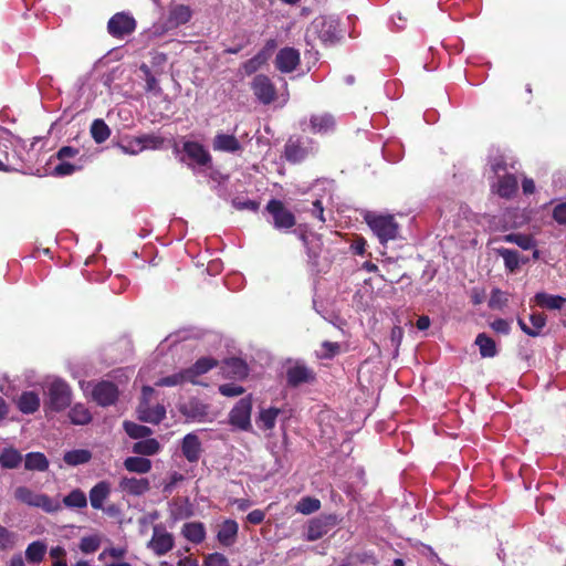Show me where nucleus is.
Returning a JSON list of instances; mask_svg holds the SVG:
<instances>
[{"mask_svg":"<svg viewBox=\"0 0 566 566\" xmlns=\"http://www.w3.org/2000/svg\"><path fill=\"white\" fill-rule=\"evenodd\" d=\"M364 219L381 244L398 238L399 224L394 216L366 212Z\"/></svg>","mask_w":566,"mask_h":566,"instance_id":"nucleus-1","label":"nucleus"},{"mask_svg":"<svg viewBox=\"0 0 566 566\" xmlns=\"http://www.w3.org/2000/svg\"><path fill=\"white\" fill-rule=\"evenodd\" d=\"M14 499L28 506L41 509L45 513H55L62 509L59 500L52 499L49 495L36 492L28 486H18L14 490Z\"/></svg>","mask_w":566,"mask_h":566,"instance_id":"nucleus-2","label":"nucleus"},{"mask_svg":"<svg viewBox=\"0 0 566 566\" xmlns=\"http://www.w3.org/2000/svg\"><path fill=\"white\" fill-rule=\"evenodd\" d=\"M46 396L45 407L51 411L60 412L71 405L72 389L64 380L55 378L48 384Z\"/></svg>","mask_w":566,"mask_h":566,"instance_id":"nucleus-3","label":"nucleus"},{"mask_svg":"<svg viewBox=\"0 0 566 566\" xmlns=\"http://www.w3.org/2000/svg\"><path fill=\"white\" fill-rule=\"evenodd\" d=\"M82 389L87 392L91 391L92 399L102 407H107L118 398V388L112 381L102 380L98 382H81Z\"/></svg>","mask_w":566,"mask_h":566,"instance_id":"nucleus-4","label":"nucleus"},{"mask_svg":"<svg viewBox=\"0 0 566 566\" xmlns=\"http://www.w3.org/2000/svg\"><path fill=\"white\" fill-rule=\"evenodd\" d=\"M175 546L174 535L166 531L161 524H156L153 527V536L147 543L149 548L156 556H164L170 552Z\"/></svg>","mask_w":566,"mask_h":566,"instance_id":"nucleus-5","label":"nucleus"},{"mask_svg":"<svg viewBox=\"0 0 566 566\" xmlns=\"http://www.w3.org/2000/svg\"><path fill=\"white\" fill-rule=\"evenodd\" d=\"M153 392L154 389L151 387H143V398L137 409L138 418L145 422L159 423L164 419L166 410L165 407L160 405H156L155 407L149 406L148 399Z\"/></svg>","mask_w":566,"mask_h":566,"instance_id":"nucleus-6","label":"nucleus"},{"mask_svg":"<svg viewBox=\"0 0 566 566\" xmlns=\"http://www.w3.org/2000/svg\"><path fill=\"white\" fill-rule=\"evenodd\" d=\"M135 29L136 20L125 12L114 14L107 23L108 33L116 39H123L132 34Z\"/></svg>","mask_w":566,"mask_h":566,"instance_id":"nucleus-7","label":"nucleus"},{"mask_svg":"<svg viewBox=\"0 0 566 566\" xmlns=\"http://www.w3.org/2000/svg\"><path fill=\"white\" fill-rule=\"evenodd\" d=\"M314 147L308 138H290L285 145V157L291 163H300L305 159Z\"/></svg>","mask_w":566,"mask_h":566,"instance_id":"nucleus-8","label":"nucleus"},{"mask_svg":"<svg viewBox=\"0 0 566 566\" xmlns=\"http://www.w3.org/2000/svg\"><path fill=\"white\" fill-rule=\"evenodd\" d=\"M266 210L273 218V226L279 230H287L295 224L294 214L279 200H271Z\"/></svg>","mask_w":566,"mask_h":566,"instance_id":"nucleus-9","label":"nucleus"},{"mask_svg":"<svg viewBox=\"0 0 566 566\" xmlns=\"http://www.w3.org/2000/svg\"><path fill=\"white\" fill-rule=\"evenodd\" d=\"M251 88L253 91V94L255 97L261 102L262 104H270L274 101L276 91L271 82V80L263 75L259 74L256 75L252 82H251Z\"/></svg>","mask_w":566,"mask_h":566,"instance_id":"nucleus-10","label":"nucleus"},{"mask_svg":"<svg viewBox=\"0 0 566 566\" xmlns=\"http://www.w3.org/2000/svg\"><path fill=\"white\" fill-rule=\"evenodd\" d=\"M251 410V401L247 398L241 399L230 412V423L241 430H250Z\"/></svg>","mask_w":566,"mask_h":566,"instance_id":"nucleus-11","label":"nucleus"},{"mask_svg":"<svg viewBox=\"0 0 566 566\" xmlns=\"http://www.w3.org/2000/svg\"><path fill=\"white\" fill-rule=\"evenodd\" d=\"M118 489L128 495L142 496L149 491L150 483L146 478L123 476L118 482Z\"/></svg>","mask_w":566,"mask_h":566,"instance_id":"nucleus-12","label":"nucleus"},{"mask_svg":"<svg viewBox=\"0 0 566 566\" xmlns=\"http://www.w3.org/2000/svg\"><path fill=\"white\" fill-rule=\"evenodd\" d=\"M300 64V52L294 48H283L275 56V66L282 73H291Z\"/></svg>","mask_w":566,"mask_h":566,"instance_id":"nucleus-13","label":"nucleus"},{"mask_svg":"<svg viewBox=\"0 0 566 566\" xmlns=\"http://www.w3.org/2000/svg\"><path fill=\"white\" fill-rule=\"evenodd\" d=\"M192 15V11L188 6L174 4L169 8L166 27L168 29L177 28L186 24Z\"/></svg>","mask_w":566,"mask_h":566,"instance_id":"nucleus-14","label":"nucleus"},{"mask_svg":"<svg viewBox=\"0 0 566 566\" xmlns=\"http://www.w3.org/2000/svg\"><path fill=\"white\" fill-rule=\"evenodd\" d=\"M181 451L184 457L191 463H195L199 460L202 449L201 442L197 434L188 433L182 439Z\"/></svg>","mask_w":566,"mask_h":566,"instance_id":"nucleus-15","label":"nucleus"},{"mask_svg":"<svg viewBox=\"0 0 566 566\" xmlns=\"http://www.w3.org/2000/svg\"><path fill=\"white\" fill-rule=\"evenodd\" d=\"M212 147L217 151L238 153L242 150L241 143L234 135L219 133L214 136Z\"/></svg>","mask_w":566,"mask_h":566,"instance_id":"nucleus-16","label":"nucleus"},{"mask_svg":"<svg viewBox=\"0 0 566 566\" xmlns=\"http://www.w3.org/2000/svg\"><path fill=\"white\" fill-rule=\"evenodd\" d=\"M239 525L233 520H226L217 533L218 542L226 547L233 545L237 541Z\"/></svg>","mask_w":566,"mask_h":566,"instance_id":"nucleus-17","label":"nucleus"},{"mask_svg":"<svg viewBox=\"0 0 566 566\" xmlns=\"http://www.w3.org/2000/svg\"><path fill=\"white\" fill-rule=\"evenodd\" d=\"M332 524V516L314 518L308 524L306 539L313 542L322 538L325 534H327Z\"/></svg>","mask_w":566,"mask_h":566,"instance_id":"nucleus-18","label":"nucleus"},{"mask_svg":"<svg viewBox=\"0 0 566 566\" xmlns=\"http://www.w3.org/2000/svg\"><path fill=\"white\" fill-rule=\"evenodd\" d=\"M184 151L197 165L206 166L210 163L211 157L202 145L196 142H186Z\"/></svg>","mask_w":566,"mask_h":566,"instance_id":"nucleus-19","label":"nucleus"},{"mask_svg":"<svg viewBox=\"0 0 566 566\" xmlns=\"http://www.w3.org/2000/svg\"><path fill=\"white\" fill-rule=\"evenodd\" d=\"M492 188L500 197L511 198L517 190V179L511 174H505L499 177L497 182L493 184Z\"/></svg>","mask_w":566,"mask_h":566,"instance_id":"nucleus-20","label":"nucleus"},{"mask_svg":"<svg viewBox=\"0 0 566 566\" xmlns=\"http://www.w3.org/2000/svg\"><path fill=\"white\" fill-rule=\"evenodd\" d=\"M111 494V484L107 481L96 483L90 491V502L93 509H103L104 501Z\"/></svg>","mask_w":566,"mask_h":566,"instance_id":"nucleus-21","label":"nucleus"},{"mask_svg":"<svg viewBox=\"0 0 566 566\" xmlns=\"http://www.w3.org/2000/svg\"><path fill=\"white\" fill-rule=\"evenodd\" d=\"M532 326H528L522 318H517L521 329L528 336L536 337L541 335L542 329L546 325V317L542 313H533L530 315Z\"/></svg>","mask_w":566,"mask_h":566,"instance_id":"nucleus-22","label":"nucleus"},{"mask_svg":"<svg viewBox=\"0 0 566 566\" xmlns=\"http://www.w3.org/2000/svg\"><path fill=\"white\" fill-rule=\"evenodd\" d=\"M181 534L187 541L193 544H200L205 541L207 533L203 523L189 522L184 524Z\"/></svg>","mask_w":566,"mask_h":566,"instance_id":"nucleus-23","label":"nucleus"},{"mask_svg":"<svg viewBox=\"0 0 566 566\" xmlns=\"http://www.w3.org/2000/svg\"><path fill=\"white\" fill-rule=\"evenodd\" d=\"M534 302L537 306L547 310H560L566 304V298L560 295H552L545 292L536 293Z\"/></svg>","mask_w":566,"mask_h":566,"instance_id":"nucleus-24","label":"nucleus"},{"mask_svg":"<svg viewBox=\"0 0 566 566\" xmlns=\"http://www.w3.org/2000/svg\"><path fill=\"white\" fill-rule=\"evenodd\" d=\"M222 370L227 377L243 378L248 374V366L240 358H230L224 361Z\"/></svg>","mask_w":566,"mask_h":566,"instance_id":"nucleus-25","label":"nucleus"},{"mask_svg":"<svg viewBox=\"0 0 566 566\" xmlns=\"http://www.w3.org/2000/svg\"><path fill=\"white\" fill-rule=\"evenodd\" d=\"M287 381L292 386H298L312 379V373L303 365H294L287 369Z\"/></svg>","mask_w":566,"mask_h":566,"instance_id":"nucleus-26","label":"nucleus"},{"mask_svg":"<svg viewBox=\"0 0 566 566\" xmlns=\"http://www.w3.org/2000/svg\"><path fill=\"white\" fill-rule=\"evenodd\" d=\"M335 120L329 114L314 115L311 118V129L316 134H326L334 129Z\"/></svg>","mask_w":566,"mask_h":566,"instance_id":"nucleus-27","label":"nucleus"},{"mask_svg":"<svg viewBox=\"0 0 566 566\" xmlns=\"http://www.w3.org/2000/svg\"><path fill=\"white\" fill-rule=\"evenodd\" d=\"M40 407V397L33 391H24L18 399V408L23 413H33Z\"/></svg>","mask_w":566,"mask_h":566,"instance_id":"nucleus-28","label":"nucleus"},{"mask_svg":"<svg viewBox=\"0 0 566 566\" xmlns=\"http://www.w3.org/2000/svg\"><path fill=\"white\" fill-rule=\"evenodd\" d=\"M69 419L75 426H84L91 422L92 415L83 403H75L69 411Z\"/></svg>","mask_w":566,"mask_h":566,"instance_id":"nucleus-29","label":"nucleus"},{"mask_svg":"<svg viewBox=\"0 0 566 566\" xmlns=\"http://www.w3.org/2000/svg\"><path fill=\"white\" fill-rule=\"evenodd\" d=\"M92 459V452L86 449H75L66 451L63 455V460L67 465L76 467L90 462Z\"/></svg>","mask_w":566,"mask_h":566,"instance_id":"nucleus-30","label":"nucleus"},{"mask_svg":"<svg viewBox=\"0 0 566 566\" xmlns=\"http://www.w3.org/2000/svg\"><path fill=\"white\" fill-rule=\"evenodd\" d=\"M124 467L129 472L145 474L151 470V461L142 457H128L124 461Z\"/></svg>","mask_w":566,"mask_h":566,"instance_id":"nucleus-31","label":"nucleus"},{"mask_svg":"<svg viewBox=\"0 0 566 566\" xmlns=\"http://www.w3.org/2000/svg\"><path fill=\"white\" fill-rule=\"evenodd\" d=\"M279 413L280 409L277 408L262 409L255 420V423L262 430H271L275 426Z\"/></svg>","mask_w":566,"mask_h":566,"instance_id":"nucleus-32","label":"nucleus"},{"mask_svg":"<svg viewBox=\"0 0 566 566\" xmlns=\"http://www.w3.org/2000/svg\"><path fill=\"white\" fill-rule=\"evenodd\" d=\"M160 451V443L156 439H144L133 446V452L142 455H154Z\"/></svg>","mask_w":566,"mask_h":566,"instance_id":"nucleus-33","label":"nucleus"},{"mask_svg":"<svg viewBox=\"0 0 566 566\" xmlns=\"http://www.w3.org/2000/svg\"><path fill=\"white\" fill-rule=\"evenodd\" d=\"M188 379H192V371L191 370H182V371L176 373L174 375L158 379L155 382V385L160 386V387H164V386L174 387V386H178V385H181V384L188 381Z\"/></svg>","mask_w":566,"mask_h":566,"instance_id":"nucleus-34","label":"nucleus"},{"mask_svg":"<svg viewBox=\"0 0 566 566\" xmlns=\"http://www.w3.org/2000/svg\"><path fill=\"white\" fill-rule=\"evenodd\" d=\"M63 504L69 509H84L87 506L86 494L80 489H74L63 497Z\"/></svg>","mask_w":566,"mask_h":566,"instance_id":"nucleus-35","label":"nucleus"},{"mask_svg":"<svg viewBox=\"0 0 566 566\" xmlns=\"http://www.w3.org/2000/svg\"><path fill=\"white\" fill-rule=\"evenodd\" d=\"M475 344L479 346V350L482 357L490 358L496 355L495 342L486 334H479L475 338Z\"/></svg>","mask_w":566,"mask_h":566,"instance_id":"nucleus-36","label":"nucleus"},{"mask_svg":"<svg viewBox=\"0 0 566 566\" xmlns=\"http://www.w3.org/2000/svg\"><path fill=\"white\" fill-rule=\"evenodd\" d=\"M24 465L27 470L45 471L49 468V461L41 452H30L25 455Z\"/></svg>","mask_w":566,"mask_h":566,"instance_id":"nucleus-37","label":"nucleus"},{"mask_svg":"<svg viewBox=\"0 0 566 566\" xmlns=\"http://www.w3.org/2000/svg\"><path fill=\"white\" fill-rule=\"evenodd\" d=\"M21 461V453L13 448H7L0 453V464L6 469H14L20 465Z\"/></svg>","mask_w":566,"mask_h":566,"instance_id":"nucleus-38","label":"nucleus"},{"mask_svg":"<svg viewBox=\"0 0 566 566\" xmlns=\"http://www.w3.org/2000/svg\"><path fill=\"white\" fill-rule=\"evenodd\" d=\"M90 130L97 144L104 143L111 136V129L103 119L93 120Z\"/></svg>","mask_w":566,"mask_h":566,"instance_id":"nucleus-39","label":"nucleus"},{"mask_svg":"<svg viewBox=\"0 0 566 566\" xmlns=\"http://www.w3.org/2000/svg\"><path fill=\"white\" fill-rule=\"evenodd\" d=\"M46 545L41 541L29 544L25 549V557L30 563H40L44 558Z\"/></svg>","mask_w":566,"mask_h":566,"instance_id":"nucleus-40","label":"nucleus"},{"mask_svg":"<svg viewBox=\"0 0 566 566\" xmlns=\"http://www.w3.org/2000/svg\"><path fill=\"white\" fill-rule=\"evenodd\" d=\"M217 365V361L209 357H203L197 360L193 367L188 368L187 370L192 371V379H188L189 382L197 384L196 378L202 374H206L211 368Z\"/></svg>","mask_w":566,"mask_h":566,"instance_id":"nucleus-41","label":"nucleus"},{"mask_svg":"<svg viewBox=\"0 0 566 566\" xmlns=\"http://www.w3.org/2000/svg\"><path fill=\"white\" fill-rule=\"evenodd\" d=\"M321 509V501L315 497L305 496L302 497L296 504V512L304 515L312 514Z\"/></svg>","mask_w":566,"mask_h":566,"instance_id":"nucleus-42","label":"nucleus"},{"mask_svg":"<svg viewBox=\"0 0 566 566\" xmlns=\"http://www.w3.org/2000/svg\"><path fill=\"white\" fill-rule=\"evenodd\" d=\"M126 433L133 439H143L151 434V429L132 421L124 422Z\"/></svg>","mask_w":566,"mask_h":566,"instance_id":"nucleus-43","label":"nucleus"},{"mask_svg":"<svg viewBox=\"0 0 566 566\" xmlns=\"http://www.w3.org/2000/svg\"><path fill=\"white\" fill-rule=\"evenodd\" d=\"M500 255L503 258L505 268L510 272H514L520 265V255L517 251L510 249H500Z\"/></svg>","mask_w":566,"mask_h":566,"instance_id":"nucleus-44","label":"nucleus"},{"mask_svg":"<svg viewBox=\"0 0 566 566\" xmlns=\"http://www.w3.org/2000/svg\"><path fill=\"white\" fill-rule=\"evenodd\" d=\"M509 302L507 294L501 290H493L489 300V306L491 308L502 310Z\"/></svg>","mask_w":566,"mask_h":566,"instance_id":"nucleus-45","label":"nucleus"},{"mask_svg":"<svg viewBox=\"0 0 566 566\" xmlns=\"http://www.w3.org/2000/svg\"><path fill=\"white\" fill-rule=\"evenodd\" d=\"M101 541L97 536H85L80 542V549L85 553H94L98 549Z\"/></svg>","mask_w":566,"mask_h":566,"instance_id":"nucleus-46","label":"nucleus"},{"mask_svg":"<svg viewBox=\"0 0 566 566\" xmlns=\"http://www.w3.org/2000/svg\"><path fill=\"white\" fill-rule=\"evenodd\" d=\"M505 240L517 244L523 250H530L531 248L534 247L533 239L531 237L524 235V234H514V233L509 234L505 237Z\"/></svg>","mask_w":566,"mask_h":566,"instance_id":"nucleus-47","label":"nucleus"},{"mask_svg":"<svg viewBox=\"0 0 566 566\" xmlns=\"http://www.w3.org/2000/svg\"><path fill=\"white\" fill-rule=\"evenodd\" d=\"M203 566H230L228 558L221 553L205 555Z\"/></svg>","mask_w":566,"mask_h":566,"instance_id":"nucleus-48","label":"nucleus"},{"mask_svg":"<svg viewBox=\"0 0 566 566\" xmlns=\"http://www.w3.org/2000/svg\"><path fill=\"white\" fill-rule=\"evenodd\" d=\"M119 149L124 154L137 155L144 150V145L140 144L138 137L129 140L127 144H120Z\"/></svg>","mask_w":566,"mask_h":566,"instance_id":"nucleus-49","label":"nucleus"},{"mask_svg":"<svg viewBox=\"0 0 566 566\" xmlns=\"http://www.w3.org/2000/svg\"><path fill=\"white\" fill-rule=\"evenodd\" d=\"M12 144V134L4 127L0 126V153L8 159V148Z\"/></svg>","mask_w":566,"mask_h":566,"instance_id":"nucleus-50","label":"nucleus"},{"mask_svg":"<svg viewBox=\"0 0 566 566\" xmlns=\"http://www.w3.org/2000/svg\"><path fill=\"white\" fill-rule=\"evenodd\" d=\"M15 543V534L0 525V548L12 547Z\"/></svg>","mask_w":566,"mask_h":566,"instance_id":"nucleus-51","label":"nucleus"},{"mask_svg":"<svg viewBox=\"0 0 566 566\" xmlns=\"http://www.w3.org/2000/svg\"><path fill=\"white\" fill-rule=\"evenodd\" d=\"M265 61V56L260 53L254 57L250 59L243 64V70L247 74L254 73Z\"/></svg>","mask_w":566,"mask_h":566,"instance_id":"nucleus-52","label":"nucleus"},{"mask_svg":"<svg viewBox=\"0 0 566 566\" xmlns=\"http://www.w3.org/2000/svg\"><path fill=\"white\" fill-rule=\"evenodd\" d=\"M339 352V345L337 343L324 342L322 348L318 352L321 358H332Z\"/></svg>","mask_w":566,"mask_h":566,"instance_id":"nucleus-53","label":"nucleus"},{"mask_svg":"<svg viewBox=\"0 0 566 566\" xmlns=\"http://www.w3.org/2000/svg\"><path fill=\"white\" fill-rule=\"evenodd\" d=\"M219 391L227 397H237L243 394V388L234 384H224L219 387Z\"/></svg>","mask_w":566,"mask_h":566,"instance_id":"nucleus-54","label":"nucleus"},{"mask_svg":"<svg viewBox=\"0 0 566 566\" xmlns=\"http://www.w3.org/2000/svg\"><path fill=\"white\" fill-rule=\"evenodd\" d=\"M142 145H144V149L147 148H158L163 144V139L160 137L154 135H143L138 137Z\"/></svg>","mask_w":566,"mask_h":566,"instance_id":"nucleus-55","label":"nucleus"},{"mask_svg":"<svg viewBox=\"0 0 566 566\" xmlns=\"http://www.w3.org/2000/svg\"><path fill=\"white\" fill-rule=\"evenodd\" d=\"M76 169V166L61 160V163L54 167L53 172L55 176H69L72 175Z\"/></svg>","mask_w":566,"mask_h":566,"instance_id":"nucleus-56","label":"nucleus"},{"mask_svg":"<svg viewBox=\"0 0 566 566\" xmlns=\"http://www.w3.org/2000/svg\"><path fill=\"white\" fill-rule=\"evenodd\" d=\"M491 327L499 334L507 335L511 331V323L507 319L497 318L491 323Z\"/></svg>","mask_w":566,"mask_h":566,"instance_id":"nucleus-57","label":"nucleus"},{"mask_svg":"<svg viewBox=\"0 0 566 566\" xmlns=\"http://www.w3.org/2000/svg\"><path fill=\"white\" fill-rule=\"evenodd\" d=\"M553 217L558 223L566 224V203L556 206L553 211Z\"/></svg>","mask_w":566,"mask_h":566,"instance_id":"nucleus-58","label":"nucleus"},{"mask_svg":"<svg viewBox=\"0 0 566 566\" xmlns=\"http://www.w3.org/2000/svg\"><path fill=\"white\" fill-rule=\"evenodd\" d=\"M264 517L265 513L263 511L254 510L247 515V521L251 524L258 525L264 521Z\"/></svg>","mask_w":566,"mask_h":566,"instance_id":"nucleus-59","label":"nucleus"},{"mask_svg":"<svg viewBox=\"0 0 566 566\" xmlns=\"http://www.w3.org/2000/svg\"><path fill=\"white\" fill-rule=\"evenodd\" d=\"M77 154H78L77 149L70 147V146H64L57 151L56 156L60 160H65L66 158H72V157L76 156Z\"/></svg>","mask_w":566,"mask_h":566,"instance_id":"nucleus-60","label":"nucleus"},{"mask_svg":"<svg viewBox=\"0 0 566 566\" xmlns=\"http://www.w3.org/2000/svg\"><path fill=\"white\" fill-rule=\"evenodd\" d=\"M233 205L239 210L249 209V210H253L254 211L259 207V205L255 201H252V200H243V201L234 200Z\"/></svg>","mask_w":566,"mask_h":566,"instance_id":"nucleus-61","label":"nucleus"},{"mask_svg":"<svg viewBox=\"0 0 566 566\" xmlns=\"http://www.w3.org/2000/svg\"><path fill=\"white\" fill-rule=\"evenodd\" d=\"M312 214L315 216L319 221L325 222L324 208L319 200L313 202Z\"/></svg>","mask_w":566,"mask_h":566,"instance_id":"nucleus-62","label":"nucleus"},{"mask_svg":"<svg viewBox=\"0 0 566 566\" xmlns=\"http://www.w3.org/2000/svg\"><path fill=\"white\" fill-rule=\"evenodd\" d=\"M50 556L54 559V560H59V559H65V556H66V551L64 547L62 546H55V547H52L50 549Z\"/></svg>","mask_w":566,"mask_h":566,"instance_id":"nucleus-63","label":"nucleus"},{"mask_svg":"<svg viewBox=\"0 0 566 566\" xmlns=\"http://www.w3.org/2000/svg\"><path fill=\"white\" fill-rule=\"evenodd\" d=\"M177 566H199V562L191 556H185L178 560Z\"/></svg>","mask_w":566,"mask_h":566,"instance_id":"nucleus-64","label":"nucleus"}]
</instances>
